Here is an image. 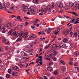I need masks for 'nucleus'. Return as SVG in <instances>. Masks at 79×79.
<instances>
[{"instance_id":"nucleus-1","label":"nucleus","mask_w":79,"mask_h":79,"mask_svg":"<svg viewBox=\"0 0 79 79\" xmlns=\"http://www.w3.org/2000/svg\"><path fill=\"white\" fill-rule=\"evenodd\" d=\"M45 56L47 58H53V54L52 53L50 52H48L46 53Z\"/></svg>"},{"instance_id":"nucleus-2","label":"nucleus","mask_w":79,"mask_h":79,"mask_svg":"<svg viewBox=\"0 0 79 79\" xmlns=\"http://www.w3.org/2000/svg\"><path fill=\"white\" fill-rule=\"evenodd\" d=\"M28 33L25 32V33L23 35L22 37L24 38V40H27V38H28V35H27Z\"/></svg>"},{"instance_id":"nucleus-3","label":"nucleus","mask_w":79,"mask_h":79,"mask_svg":"<svg viewBox=\"0 0 79 79\" xmlns=\"http://www.w3.org/2000/svg\"><path fill=\"white\" fill-rule=\"evenodd\" d=\"M6 11V6L5 5H4L2 6V3H0V9H2Z\"/></svg>"},{"instance_id":"nucleus-4","label":"nucleus","mask_w":79,"mask_h":79,"mask_svg":"<svg viewBox=\"0 0 79 79\" xmlns=\"http://www.w3.org/2000/svg\"><path fill=\"white\" fill-rule=\"evenodd\" d=\"M37 37V35L35 34H31L29 36V37L31 39H33V38H35Z\"/></svg>"},{"instance_id":"nucleus-5","label":"nucleus","mask_w":79,"mask_h":79,"mask_svg":"<svg viewBox=\"0 0 79 79\" xmlns=\"http://www.w3.org/2000/svg\"><path fill=\"white\" fill-rule=\"evenodd\" d=\"M28 10L32 13H33L34 14L35 13V10L34 9H32L31 7H29L28 8Z\"/></svg>"},{"instance_id":"nucleus-6","label":"nucleus","mask_w":79,"mask_h":79,"mask_svg":"<svg viewBox=\"0 0 79 79\" xmlns=\"http://www.w3.org/2000/svg\"><path fill=\"white\" fill-rule=\"evenodd\" d=\"M59 45L60 47H66V44L63 43H60L59 44Z\"/></svg>"},{"instance_id":"nucleus-7","label":"nucleus","mask_w":79,"mask_h":79,"mask_svg":"<svg viewBox=\"0 0 79 79\" xmlns=\"http://www.w3.org/2000/svg\"><path fill=\"white\" fill-rule=\"evenodd\" d=\"M12 69L13 70H16V71H19V68L17 66H15L12 68Z\"/></svg>"},{"instance_id":"nucleus-8","label":"nucleus","mask_w":79,"mask_h":79,"mask_svg":"<svg viewBox=\"0 0 79 79\" xmlns=\"http://www.w3.org/2000/svg\"><path fill=\"white\" fill-rule=\"evenodd\" d=\"M52 47L55 50H58V47L55 44L53 45Z\"/></svg>"},{"instance_id":"nucleus-9","label":"nucleus","mask_w":79,"mask_h":79,"mask_svg":"<svg viewBox=\"0 0 79 79\" xmlns=\"http://www.w3.org/2000/svg\"><path fill=\"white\" fill-rule=\"evenodd\" d=\"M7 29H11V23H9L7 24Z\"/></svg>"},{"instance_id":"nucleus-10","label":"nucleus","mask_w":79,"mask_h":79,"mask_svg":"<svg viewBox=\"0 0 79 79\" xmlns=\"http://www.w3.org/2000/svg\"><path fill=\"white\" fill-rule=\"evenodd\" d=\"M12 34L13 35H15L16 37H18L19 36V34H17V32H16V31H14L12 33Z\"/></svg>"},{"instance_id":"nucleus-11","label":"nucleus","mask_w":79,"mask_h":79,"mask_svg":"<svg viewBox=\"0 0 79 79\" xmlns=\"http://www.w3.org/2000/svg\"><path fill=\"white\" fill-rule=\"evenodd\" d=\"M47 10L49 12H51V11H52V9H51V6L49 5L47 7Z\"/></svg>"},{"instance_id":"nucleus-12","label":"nucleus","mask_w":79,"mask_h":79,"mask_svg":"<svg viewBox=\"0 0 79 79\" xmlns=\"http://www.w3.org/2000/svg\"><path fill=\"white\" fill-rule=\"evenodd\" d=\"M47 69L49 71H53V68L50 66L48 67H47Z\"/></svg>"},{"instance_id":"nucleus-13","label":"nucleus","mask_w":79,"mask_h":79,"mask_svg":"<svg viewBox=\"0 0 79 79\" xmlns=\"http://www.w3.org/2000/svg\"><path fill=\"white\" fill-rule=\"evenodd\" d=\"M74 4L75 6H77V5L79 4V2L78 1H76L74 3Z\"/></svg>"},{"instance_id":"nucleus-14","label":"nucleus","mask_w":79,"mask_h":79,"mask_svg":"<svg viewBox=\"0 0 79 79\" xmlns=\"http://www.w3.org/2000/svg\"><path fill=\"white\" fill-rule=\"evenodd\" d=\"M27 9H28V6H25V7L23 8V10H22V12L24 11V12H25L27 10Z\"/></svg>"},{"instance_id":"nucleus-15","label":"nucleus","mask_w":79,"mask_h":79,"mask_svg":"<svg viewBox=\"0 0 79 79\" xmlns=\"http://www.w3.org/2000/svg\"><path fill=\"white\" fill-rule=\"evenodd\" d=\"M66 71V68L65 67H62L61 68V71L65 72Z\"/></svg>"},{"instance_id":"nucleus-16","label":"nucleus","mask_w":79,"mask_h":79,"mask_svg":"<svg viewBox=\"0 0 79 79\" xmlns=\"http://www.w3.org/2000/svg\"><path fill=\"white\" fill-rule=\"evenodd\" d=\"M12 74L13 76H16L18 75V73L16 72H14L12 73Z\"/></svg>"},{"instance_id":"nucleus-17","label":"nucleus","mask_w":79,"mask_h":79,"mask_svg":"<svg viewBox=\"0 0 79 79\" xmlns=\"http://www.w3.org/2000/svg\"><path fill=\"white\" fill-rule=\"evenodd\" d=\"M68 40V39H67L66 38H65L63 39V42H64V43H67Z\"/></svg>"},{"instance_id":"nucleus-18","label":"nucleus","mask_w":79,"mask_h":79,"mask_svg":"<svg viewBox=\"0 0 79 79\" xmlns=\"http://www.w3.org/2000/svg\"><path fill=\"white\" fill-rule=\"evenodd\" d=\"M4 27H5V25L3 24H1L0 25V29L2 30L3 29V28H4Z\"/></svg>"},{"instance_id":"nucleus-19","label":"nucleus","mask_w":79,"mask_h":79,"mask_svg":"<svg viewBox=\"0 0 79 79\" xmlns=\"http://www.w3.org/2000/svg\"><path fill=\"white\" fill-rule=\"evenodd\" d=\"M22 39V38H19L18 39L15 41L16 43H17V42H21Z\"/></svg>"},{"instance_id":"nucleus-20","label":"nucleus","mask_w":79,"mask_h":79,"mask_svg":"<svg viewBox=\"0 0 79 79\" xmlns=\"http://www.w3.org/2000/svg\"><path fill=\"white\" fill-rule=\"evenodd\" d=\"M6 38H5V37H3L2 38V42L3 43H5V42H6Z\"/></svg>"},{"instance_id":"nucleus-21","label":"nucleus","mask_w":79,"mask_h":79,"mask_svg":"<svg viewBox=\"0 0 79 79\" xmlns=\"http://www.w3.org/2000/svg\"><path fill=\"white\" fill-rule=\"evenodd\" d=\"M77 36H78V34H77V33L76 32H75L73 35L74 37H77Z\"/></svg>"},{"instance_id":"nucleus-22","label":"nucleus","mask_w":79,"mask_h":79,"mask_svg":"<svg viewBox=\"0 0 79 79\" xmlns=\"http://www.w3.org/2000/svg\"><path fill=\"white\" fill-rule=\"evenodd\" d=\"M51 45V44H49L48 45H47L44 48V49L45 50H47V49H48L49 47H50Z\"/></svg>"},{"instance_id":"nucleus-23","label":"nucleus","mask_w":79,"mask_h":79,"mask_svg":"<svg viewBox=\"0 0 79 79\" xmlns=\"http://www.w3.org/2000/svg\"><path fill=\"white\" fill-rule=\"evenodd\" d=\"M8 30L7 29H6L5 28H4L2 31V33H5L6 32H8Z\"/></svg>"},{"instance_id":"nucleus-24","label":"nucleus","mask_w":79,"mask_h":79,"mask_svg":"<svg viewBox=\"0 0 79 79\" xmlns=\"http://www.w3.org/2000/svg\"><path fill=\"white\" fill-rule=\"evenodd\" d=\"M69 6L70 7H72V6H73L74 5V4L73 3V2H70L69 4Z\"/></svg>"},{"instance_id":"nucleus-25","label":"nucleus","mask_w":79,"mask_h":79,"mask_svg":"<svg viewBox=\"0 0 79 79\" xmlns=\"http://www.w3.org/2000/svg\"><path fill=\"white\" fill-rule=\"evenodd\" d=\"M41 9L42 11H43L44 12H46V11H47V10L45 8H43V7H42Z\"/></svg>"},{"instance_id":"nucleus-26","label":"nucleus","mask_w":79,"mask_h":79,"mask_svg":"<svg viewBox=\"0 0 79 79\" xmlns=\"http://www.w3.org/2000/svg\"><path fill=\"white\" fill-rule=\"evenodd\" d=\"M60 63L62 64L63 65H64V64H65V63L64 62V61L63 60H61L60 61Z\"/></svg>"},{"instance_id":"nucleus-27","label":"nucleus","mask_w":79,"mask_h":79,"mask_svg":"<svg viewBox=\"0 0 79 79\" xmlns=\"http://www.w3.org/2000/svg\"><path fill=\"white\" fill-rule=\"evenodd\" d=\"M59 7L60 8H62L63 7V3H60L59 4Z\"/></svg>"},{"instance_id":"nucleus-28","label":"nucleus","mask_w":79,"mask_h":79,"mask_svg":"<svg viewBox=\"0 0 79 79\" xmlns=\"http://www.w3.org/2000/svg\"><path fill=\"white\" fill-rule=\"evenodd\" d=\"M14 8H15V5H12L10 7V9L12 10H14Z\"/></svg>"},{"instance_id":"nucleus-29","label":"nucleus","mask_w":79,"mask_h":79,"mask_svg":"<svg viewBox=\"0 0 79 79\" xmlns=\"http://www.w3.org/2000/svg\"><path fill=\"white\" fill-rule=\"evenodd\" d=\"M13 32V30H10L9 32H8V34L9 35H10L11 33Z\"/></svg>"},{"instance_id":"nucleus-30","label":"nucleus","mask_w":79,"mask_h":79,"mask_svg":"<svg viewBox=\"0 0 79 79\" xmlns=\"http://www.w3.org/2000/svg\"><path fill=\"white\" fill-rule=\"evenodd\" d=\"M42 51V49L40 48L38 51L37 53H40Z\"/></svg>"},{"instance_id":"nucleus-31","label":"nucleus","mask_w":79,"mask_h":79,"mask_svg":"<svg viewBox=\"0 0 79 79\" xmlns=\"http://www.w3.org/2000/svg\"><path fill=\"white\" fill-rule=\"evenodd\" d=\"M7 72L8 73H9L10 74L11 73L12 71H11V70L10 69H9L8 70Z\"/></svg>"},{"instance_id":"nucleus-32","label":"nucleus","mask_w":79,"mask_h":79,"mask_svg":"<svg viewBox=\"0 0 79 79\" xmlns=\"http://www.w3.org/2000/svg\"><path fill=\"white\" fill-rule=\"evenodd\" d=\"M53 64V62H50L49 63V66H52Z\"/></svg>"},{"instance_id":"nucleus-33","label":"nucleus","mask_w":79,"mask_h":79,"mask_svg":"<svg viewBox=\"0 0 79 79\" xmlns=\"http://www.w3.org/2000/svg\"><path fill=\"white\" fill-rule=\"evenodd\" d=\"M72 14L73 15H75V16H78V15L77 14H76L75 12H72Z\"/></svg>"},{"instance_id":"nucleus-34","label":"nucleus","mask_w":79,"mask_h":79,"mask_svg":"<svg viewBox=\"0 0 79 79\" xmlns=\"http://www.w3.org/2000/svg\"><path fill=\"white\" fill-rule=\"evenodd\" d=\"M54 75H55V76H56V75H58V72H57V71H54Z\"/></svg>"},{"instance_id":"nucleus-35","label":"nucleus","mask_w":79,"mask_h":79,"mask_svg":"<svg viewBox=\"0 0 79 79\" xmlns=\"http://www.w3.org/2000/svg\"><path fill=\"white\" fill-rule=\"evenodd\" d=\"M6 77L7 78H10V75L7 74H6Z\"/></svg>"},{"instance_id":"nucleus-36","label":"nucleus","mask_w":79,"mask_h":79,"mask_svg":"<svg viewBox=\"0 0 79 79\" xmlns=\"http://www.w3.org/2000/svg\"><path fill=\"white\" fill-rule=\"evenodd\" d=\"M74 21H75V19H73L70 20V23H73Z\"/></svg>"},{"instance_id":"nucleus-37","label":"nucleus","mask_w":79,"mask_h":79,"mask_svg":"<svg viewBox=\"0 0 79 79\" xmlns=\"http://www.w3.org/2000/svg\"><path fill=\"white\" fill-rule=\"evenodd\" d=\"M75 55L76 56H78V55H79V52H75Z\"/></svg>"},{"instance_id":"nucleus-38","label":"nucleus","mask_w":79,"mask_h":79,"mask_svg":"<svg viewBox=\"0 0 79 79\" xmlns=\"http://www.w3.org/2000/svg\"><path fill=\"white\" fill-rule=\"evenodd\" d=\"M10 48L8 46H6L5 47V49L6 51H8V50Z\"/></svg>"},{"instance_id":"nucleus-39","label":"nucleus","mask_w":79,"mask_h":79,"mask_svg":"<svg viewBox=\"0 0 79 79\" xmlns=\"http://www.w3.org/2000/svg\"><path fill=\"white\" fill-rule=\"evenodd\" d=\"M38 0H34L33 2L34 3L37 4L38 3Z\"/></svg>"},{"instance_id":"nucleus-40","label":"nucleus","mask_w":79,"mask_h":79,"mask_svg":"<svg viewBox=\"0 0 79 79\" xmlns=\"http://www.w3.org/2000/svg\"><path fill=\"white\" fill-rule=\"evenodd\" d=\"M51 6H52V8H54L55 6V4L53 2L52 3Z\"/></svg>"},{"instance_id":"nucleus-41","label":"nucleus","mask_w":79,"mask_h":79,"mask_svg":"<svg viewBox=\"0 0 79 79\" xmlns=\"http://www.w3.org/2000/svg\"><path fill=\"white\" fill-rule=\"evenodd\" d=\"M69 7L68 5H66L65 6V8L66 9V10H68Z\"/></svg>"},{"instance_id":"nucleus-42","label":"nucleus","mask_w":79,"mask_h":79,"mask_svg":"<svg viewBox=\"0 0 79 79\" xmlns=\"http://www.w3.org/2000/svg\"><path fill=\"white\" fill-rule=\"evenodd\" d=\"M78 65V64H77V63L76 62H75V63L74 66H77Z\"/></svg>"},{"instance_id":"nucleus-43","label":"nucleus","mask_w":79,"mask_h":79,"mask_svg":"<svg viewBox=\"0 0 79 79\" xmlns=\"http://www.w3.org/2000/svg\"><path fill=\"white\" fill-rule=\"evenodd\" d=\"M34 71L35 73H38V71L37 70V69L35 68H34Z\"/></svg>"},{"instance_id":"nucleus-44","label":"nucleus","mask_w":79,"mask_h":79,"mask_svg":"<svg viewBox=\"0 0 79 79\" xmlns=\"http://www.w3.org/2000/svg\"><path fill=\"white\" fill-rule=\"evenodd\" d=\"M73 71H74V72H77V70L76 67H75L73 69Z\"/></svg>"},{"instance_id":"nucleus-45","label":"nucleus","mask_w":79,"mask_h":79,"mask_svg":"<svg viewBox=\"0 0 79 79\" xmlns=\"http://www.w3.org/2000/svg\"><path fill=\"white\" fill-rule=\"evenodd\" d=\"M70 34L72 36H73V35H74V32L71 31L70 32Z\"/></svg>"},{"instance_id":"nucleus-46","label":"nucleus","mask_w":79,"mask_h":79,"mask_svg":"<svg viewBox=\"0 0 79 79\" xmlns=\"http://www.w3.org/2000/svg\"><path fill=\"white\" fill-rule=\"evenodd\" d=\"M69 64H70V65H73V62H69Z\"/></svg>"},{"instance_id":"nucleus-47","label":"nucleus","mask_w":79,"mask_h":79,"mask_svg":"<svg viewBox=\"0 0 79 79\" xmlns=\"http://www.w3.org/2000/svg\"><path fill=\"white\" fill-rule=\"evenodd\" d=\"M5 44L9 45V44H10V41H7V42L5 43Z\"/></svg>"},{"instance_id":"nucleus-48","label":"nucleus","mask_w":79,"mask_h":79,"mask_svg":"<svg viewBox=\"0 0 79 79\" xmlns=\"http://www.w3.org/2000/svg\"><path fill=\"white\" fill-rule=\"evenodd\" d=\"M54 56H56V51H54Z\"/></svg>"},{"instance_id":"nucleus-49","label":"nucleus","mask_w":79,"mask_h":79,"mask_svg":"<svg viewBox=\"0 0 79 79\" xmlns=\"http://www.w3.org/2000/svg\"><path fill=\"white\" fill-rule=\"evenodd\" d=\"M40 2H46L47 0H39Z\"/></svg>"},{"instance_id":"nucleus-50","label":"nucleus","mask_w":79,"mask_h":79,"mask_svg":"<svg viewBox=\"0 0 79 79\" xmlns=\"http://www.w3.org/2000/svg\"><path fill=\"white\" fill-rule=\"evenodd\" d=\"M39 61H40L38 59H37L36 60V63H39Z\"/></svg>"},{"instance_id":"nucleus-51","label":"nucleus","mask_w":79,"mask_h":79,"mask_svg":"<svg viewBox=\"0 0 79 79\" xmlns=\"http://www.w3.org/2000/svg\"><path fill=\"white\" fill-rule=\"evenodd\" d=\"M45 59L46 60H49V61H51L52 60V59H50V58H45Z\"/></svg>"},{"instance_id":"nucleus-52","label":"nucleus","mask_w":79,"mask_h":79,"mask_svg":"<svg viewBox=\"0 0 79 79\" xmlns=\"http://www.w3.org/2000/svg\"><path fill=\"white\" fill-rule=\"evenodd\" d=\"M61 29H60V28H57V32H60V31Z\"/></svg>"},{"instance_id":"nucleus-53","label":"nucleus","mask_w":79,"mask_h":79,"mask_svg":"<svg viewBox=\"0 0 79 79\" xmlns=\"http://www.w3.org/2000/svg\"><path fill=\"white\" fill-rule=\"evenodd\" d=\"M24 53H25L24 52H21V55H23L24 56Z\"/></svg>"},{"instance_id":"nucleus-54","label":"nucleus","mask_w":79,"mask_h":79,"mask_svg":"<svg viewBox=\"0 0 79 79\" xmlns=\"http://www.w3.org/2000/svg\"><path fill=\"white\" fill-rule=\"evenodd\" d=\"M65 32L67 34H68V33H69V31H68V30H65Z\"/></svg>"},{"instance_id":"nucleus-55","label":"nucleus","mask_w":79,"mask_h":79,"mask_svg":"<svg viewBox=\"0 0 79 79\" xmlns=\"http://www.w3.org/2000/svg\"><path fill=\"white\" fill-rule=\"evenodd\" d=\"M50 79H55V77H50Z\"/></svg>"},{"instance_id":"nucleus-56","label":"nucleus","mask_w":79,"mask_h":79,"mask_svg":"<svg viewBox=\"0 0 79 79\" xmlns=\"http://www.w3.org/2000/svg\"><path fill=\"white\" fill-rule=\"evenodd\" d=\"M53 60H54V61H56L57 60L56 58L54 57V58H53Z\"/></svg>"},{"instance_id":"nucleus-57","label":"nucleus","mask_w":79,"mask_h":79,"mask_svg":"<svg viewBox=\"0 0 79 79\" xmlns=\"http://www.w3.org/2000/svg\"><path fill=\"white\" fill-rule=\"evenodd\" d=\"M33 44H36V42H35V41H34L32 42Z\"/></svg>"},{"instance_id":"nucleus-58","label":"nucleus","mask_w":79,"mask_h":79,"mask_svg":"<svg viewBox=\"0 0 79 79\" xmlns=\"http://www.w3.org/2000/svg\"><path fill=\"white\" fill-rule=\"evenodd\" d=\"M37 22H36L33 24V26H35V25H36V24H37Z\"/></svg>"},{"instance_id":"nucleus-59","label":"nucleus","mask_w":79,"mask_h":79,"mask_svg":"<svg viewBox=\"0 0 79 79\" xmlns=\"http://www.w3.org/2000/svg\"><path fill=\"white\" fill-rule=\"evenodd\" d=\"M38 34L39 35H40L41 34H42V31H40L38 32Z\"/></svg>"},{"instance_id":"nucleus-60","label":"nucleus","mask_w":79,"mask_h":79,"mask_svg":"<svg viewBox=\"0 0 79 79\" xmlns=\"http://www.w3.org/2000/svg\"><path fill=\"white\" fill-rule=\"evenodd\" d=\"M59 32H58H58H55V34L56 35H57V34H58H58H59Z\"/></svg>"},{"instance_id":"nucleus-61","label":"nucleus","mask_w":79,"mask_h":79,"mask_svg":"<svg viewBox=\"0 0 79 79\" xmlns=\"http://www.w3.org/2000/svg\"><path fill=\"white\" fill-rule=\"evenodd\" d=\"M44 15V14L42 13H40L39 14V15L40 16H42V15Z\"/></svg>"},{"instance_id":"nucleus-62","label":"nucleus","mask_w":79,"mask_h":79,"mask_svg":"<svg viewBox=\"0 0 79 79\" xmlns=\"http://www.w3.org/2000/svg\"><path fill=\"white\" fill-rule=\"evenodd\" d=\"M79 23V22H78V21H76L74 23V24H78Z\"/></svg>"},{"instance_id":"nucleus-63","label":"nucleus","mask_w":79,"mask_h":79,"mask_svg":"<svg viewBox=\"0 0 79 79\" xmlns=\"http://www.w3.org/2000/svg\"><path fill=\"white\" fill-rule=\"evenodd\" d=\"M65 79H71V77H67Z\"/></svg>"},{"instance_id":"nucleus-64","label":"nucleus","mask_w":79,"mask_h":79,"mask_svg":"<svg viewBox=\"0 0 79 79\" xmlns=\"http://www.w3.org/2000/svg\"><path fill=\"white\" fill-rule=\"evenodd\" d=\"M76 68H77V71H79V68L77 67H76Z\"/></svg>"}]
</instances>
